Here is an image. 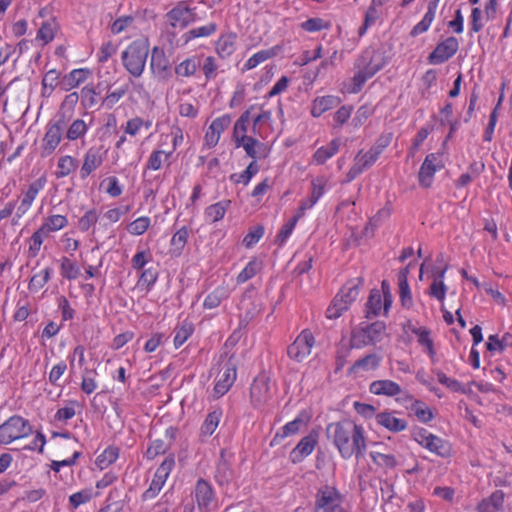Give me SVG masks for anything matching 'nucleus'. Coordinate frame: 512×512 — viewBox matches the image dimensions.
Listing matches in <instances>:
<instances>
[{"mask_svg":"<svg viewBox=\"0 0 512 512\" xmlns=\"http://www.w3.org/2000/svg\"><path fill=\"white\" fill-rule=\"evenodd\" d=\"M327 437L333 442L344 459L355 455L356 459L364 457L366 437L364 428L351 420L331 423L326 428Z\"/></svg>","mask_w":512,"mask_h":512,"instance_id":"f257e3e1","label":"nucleus"},{"mask_svg":"<svg viewBox=\"0 0 512 512\" xmlns=\"http://www.w3.org/2000/svg\"><path fill=\"white\" fill-rule=\"evenodd\" d=\"M382 67L383 62L379 54L374 50L364 51L354 64L353 92H359L365 82L380 71Z\"/></svg>","mask_w":512,"mask_h":512,"instance_id":"f03ea898","label":"nucleus"},{"mask_svg":"<svg viewBox=\"0 0 512 512\" xmlns=\"http://www.w3.org/2000/svg\"><path fill=\"white\" fill-rule=\"evenodd\" d=\"M387 337V327L383 321L373 323L362 322L353 328L351 345L354 348H363L376 345Z\"/></svg>","mask_w":512,"mask_h":512,"instance_id":"7ed1b4c3","label":"nucleus"},{"mask_svg":"<svg viewBox=\"0 0 512 512\" xmlns=\"http://www.w3.org/2000/svg\"><path fill=\"white\" fill-rule=\"evenodd\" d=\"M148 54V44L135 40L121 53L122 64L131 76L139 78L144 72Z\"/></svg>","mask_w":512,"mask_h":512,"instance_id":"20e7f679","label":"nucleus"},{"mask_svg":"<svg viewBox=\"0 0 512 512\" xmlns=\"http://www.w3.org/2000/svg\"><path fill=\"white\" fill-rule=\"evenodd\" d=\"M362 282L363 280L361 278H356L347 282L342 287L339 293L334 297L332 304L326 310L327 318L337 319L348 310L350 305L358 297Z\"/></svg>","mask_w":512,"mask_h":512,"instance_id":"39448f33","label":"nucleus"},{"mask_svg":"<svg viewBox=\"0 0 512 512\" xmlns=\"http://www.w3.org/2000/svg\"><path fill=\"white\" fill-rule=\"evenodd\" d=\"M33 428L29 421L21 416L14 415L0 425V443L8 445L16 440L28 437Z\"/></svg>","mask_w":512,"mask_h":512,"instance_id":"423d86ee","label":"nucleus"},{"mask_svg":"<svg viewBox=\"0 0 512 512\" xmlns=\"http://www.w3.org/2000/svg\"><path fill=\"white\" fill-rule=\"evenodd\" d=\"M314 512H348L343 507V497L333 486H323L315 495Z\"/></svg>","mask_w":512,"mask_h":512,"instance_id":"0eeeda50","label":"nucleus"},{"mask_svg":"<svg viewBox=\"0 0 512 512\" xmlns=\"http://www.w3.org/2000/svg\"><path fill=\"white\" fill-rule=\"evenodd\" d=\"M66 125L64 116L46 125V132L41 140L40 156L46 158L51 156L63 138V129Z\"/></svg>","mask_w":512,"mask_h":512,"instance_id":"6e6552de","label":"nucleus"},{"mask_svg":"<svg viewBox=\"0 0 512 512\" xmlns=\"http://www.w3.org/2000/svg\"><path fill=\"white\" fill-rule=\"evenodd\" d=\"M193 495L200 512H211L218 507V500L212 484L203 478L197 480Z\"/></svg>","mask_w":512,"mask_h":512,"instance_id":"1a4fd4ad","label":"nucleus"},{"mask_svg":"<svg viewBox=\"0 0 512 512\" xmlns=\"http://www.w3.org/2000/svg\"><path fill=\"white\" fill-rule=\"evenodd\" d=\"M175 466V457L173 454L168 455L160 466L157 468L150 486L142 494L143 500L155 498L163 488L167 478Z\"/></svg>","mask_w":512,"mask_h":512,"instance_id":"9d476101","label":"nucleus"},{"mask_svg":"<svg viewBox=\"0 0 512 512\" xmlns=\"http://www.w3.org/2000/svg\"><path fill=\"white\" fill-rule=\"evenodd\" d=\"M315 344V338L312 332L304 329L289 345L287 353L288 356L296 362H302L311 354V350Z\"/></svg>","mask_w":512,"mask_h":512,"instance_id":"9b49d317","label":"nucleus"},{"mask_svg":"<svg viewBox=\"0 0 512 512\" xmlns=\"http://www.w3.org/2000/svg\"><path fill=\"white\" fill-rule=\"evenodd\" d=\"M166 20L171 27L184 29L196 20V14L186 1H181L166 14Z\"/></svg>","mask_w":512,"mask_h":512,"instance_id":"f8f14e48","label":"nucleus"},{"mask_svg":"<svg viewBox=\"0 0 512 512\" xmlns=\"http://www.w3.org/2000/svg\"><path fill=\"white\" fill-rule=\"evenodd\" d=\"M440 157L435 153L426 156L418 174L419 182L423 187H429L435 172L444 168V161Z\"/></svg>","mask_w":512,"mask_h":512,"instance_id":"ddd939ff","label":"nucleus"},{"mask_svg":"<svg viewBox=\"0 0 512 512\" xmlns=\"http://www.w3.org/2000/svg\"><path fill=\"white\" fill-rule=\"evenodd\" d=\"M378 159L377 155H374V152L369 149L367 152L360 150L353 160V165L349 169L346 178L347 182H351L358 175H360L365 170L369 169Z\"/></svg>","mask_w":512,"mask_h":512,"instance_id":"4468645a","label":"nucleus"},{"mask_svg":"<svg viewBox=\"0 0 512 512\" xmlns=\"http://www.w3.org/2000/svg\"><path fill=\"white\" fill-rule=\"evenodd\" d=\"M250 396L255 407H260L271 399L269 379L266 376L261 375L254 379L250 389Z\"/></svg>","mask_w":512,"mask_h":512,"instance_id":"2eb2a0df","label":"nucleus"},{"mask_svg":"<svg viewBox=\"0 0 512 512\" xmlns=\"http://www.w3.org/2000/svg\"><path fill=\"white\" fill-rule=\"evenodd\" d=\"M230 124L231 117L228 114L214 119L205 133V145L208 148L216 146L220 140L221 134L229 127Z\"/></svg>","mask_w":512,"mask_h":512,"instance_id":"dca6fc26","label":"nucleus"},{"mask_svg":"<svg viewBox=\"0 0 512 512\" xmlns=\"http://www.w3.org/2000/svg\"><path fill=\"white\" fill-rule=\"evenodd\" d=\"M202 64V56L192 55L175 66V74L177 77L190 78L197 74Z\"/></svg>","mask_w":512,"mask_h":512,"instance_id":"f3484780","label":"nucleus"},{"mask_svg":"<svg viewBox=\"0 0 512 512\" xmlns=\"http://www.w3.org/2000/svg\"><path fill=\"white\" fill-rule=\"evenodd\" d=\"M237 35L233 32L222 34L215 45L218 56L222 59L229 58L236 50Z\"/></svg>","mask_w":512,"mask_h":512,"instance_id":"a211bd4d","label":"nucleus"},{"mask_svg":"<svg viewBox=\"0 0 512 512\" xmlns=\"http://www.w3.org/2000/svg\"><path fill=\"white\" fill-rule=\"evenodd\" d=\"M316 444L317 437L315 435L309 434L303 437L291 452L292 461L294 463L302 461L313 452Z\"/></svg>","mask_w":512,"mask_h":512,"instance_id":"6ab92c4d","label":"nucleus"},{"mask_svg":"<svg viewBox=\"0 0 512 512\" xmlns=\"http://www.w3.org/2000/svg\"><path fill=\"white\" fill-rule=\"evenodd\" d=\"M312 191L311 195L307 200L301 201V204L298 209V213L303 216L306 210L312 208L317 201L322 197L325 191V182L321 178L314 179L312 181Z\"/></svg>","mask_w":512,"mask_h":512,"instance_id":"aec40b11","label":"nucleus"},{"mask_svg":"<svg viewBox=\"0 0 512 512\" xmlns=\"http://www.w3.org/2000/svg\"><path fill=\"white\" fill-rule=\"evenodd\" d=\"M225 454V451L222 450L214 475V478L219 485L229 484L234 478L231 463L226 459Z\"/></svg>","mask_w":512,"mask_h":512,"instance_id":"412c9836","label":"nucleus"},{"mask_svg":"<svg viewBox=\"0 0 512 512\" xmlns=\"http://www.w3.org/2000/svg\"><path fill=\"white\" fill-rule=\"evenodd\" d=\"M236 147H243L247 155L253 159L266 157L267 151L264 143L254 137H248L238 141Z\"/></svg>","mask_w":512,"mask_h":512,"instance_id":"4be33fe9","label":"nucleus"},{"mask_svg":"<svg viewBox=\"0 0 512 512\" xmlns=\"http://www.w3.org/2000/svg\"><path fill=\"white\" fill-rule=\"evenodd\" d=\"M221 417L222 411L220 409H215L208 413L200 428L201 441H206L215 432Z\"/></svg>","mask_w":512,"mask_h":512,"instance_id":"5701e85b","label":"nucleus"},{"mask_svg":"<svg viewBox=\"0 0 512 512\" xmlns=\"http://www.w3.org/2000/svg\"><path fill=\"white\" fill-rule=\"evenodd\" d=\"M504 499L505 493L502 490H496L478 504L477 510L478 512H498L503 506Z\"/></svg>","mask_w":512,"mask_h":512,"instance_id":"b1692460","label":"nucleus"},{"mask_svg":"<svg viewBox=\"0 0 512 512\" xmlns=\"http://www.w3.org/2000/svg\"><path fill=\"white\" fill-rule=\"evenodd\" d=\"M340 99L337 96L327 95L317 97L311 107V114L313 117H320L326 111L337 107Z\"/></svg>","mask_w":512,"mask_h":512,"instance_id":"393cba45","label":"nucleus"},{"mask_svg":"<svg viewBox=\"0 0 512 512\" xmlns=\"http://www.w3.org/2000/svg\"><path fill=\"white\" fill-rule=\"evenodd\" d=\"M370 392L375 395L395 396L401 392L399 384L392 380H376L370 384Z\"/></svg>","mask_w":512,"mask_h":512,"instance_id":"a878e982","label":"nucleus"},{"mask_svg":"<svg viewBox=\"0 0 512 512\" xmlns=\"http://www.w3.org/2000/svg\"><path fill=\"white\" fill-rule=\"evenodd\" d=\"M256 109L255 105L250 106L246 111H244L239 119L235 122L233 129V139L235 143L238 141H243V139L248 138L246 135L248 130V125L250 123V116L252 111Z\"/></svg>","mask_w":512,"mask_h":512,"instance_id":"bb28decb","label":"nucleus"},{"mask_svg":"<svg viewBox=\"0 0 512 512\" xmlns=\"http://www.w3.org/2000/svg\"><path fill=\"white\" fill-rule=\"evenodd\" d=\"M412 333L417 336L419 345L422 346L423 351L426 352L431 360L434 362L436 351L434 349V343L430 336V331L426 327H414Z\"/></svg>","mask_w":512,"mask_h":512,"instance_id":"cd10ccee","label":"nucleus"},{"mask_svg":"<svg viewBox=\"0 0 512 512\" xmlns=\"http://www.w3.org/2000/svg\"><path fill=\"white\" fill-rule=\"evenodd\" d=\"M236 379V368L233 364L228 365L224 372L220 375L217 383L214 387V391L216 394L222 396L224 395L229 388L232 386Z\"/></svg>","mask_w":512,"mask_h":512,"instance_id":"c85d7f7f","label":"nucleus"},{"mask_svg":"<svg viewBox=\"0 0 512 512\" xmlns=\"http://www.w3.org/2000/svg\"><path fill=\"white\" fill-rule=\"evenodd\" d=\"M377 423L392 432H399L406 428L407 424L404 419L396 418L390 412H382L376 416Z\"/></svg>","mask_w":512,"mask_h":512,"instance_id":"c756f323","label":"nucleus"},{"mask_svg":"<svg viewBox=\"0 0 512 512\" xmlns=\"http://www.w3.org/2000/svg\"><path fill=\"white\" fill-rule=\"evenodd\" d=\"M102 156L99 150L91 148L89 149L84 157L83 165L81 167V176L83 178L90 175L102 164Z\"/></svg>","mask_w":512,"mask_h":512,"instance_id":"7c9ffc66","label":"nucleus"},{"mask_svg":"<svg viewBox=\"0 0 512 512\" xmlns=\"http://www.w3.org/2000/svg\"><path fill=\"white\" fill-rule=\"evenodd\" d=\"M231 205L230 200H222L215 204L208 206L205 209L204 217L206 221L215 223L224 218L226 211Z\"/></svg>","mask_w":512,"mask_h":512,"instance_id":"2f4dec72","label":"nucleus"},{"mask_svg":"<svg viewBox=\"0 0 512 512\" xmlns=\"http://www.w3.org/2000/svg\"><path fill=\"white\" fill-rule=\"evenodd\" d=\"M308 422V417H303V414H299L293 421L285 424L280 431H278L273 439L277 441L278 438L284 439L288 436L295 435L299 432L300 428L306 425Z\"/></svg>","mask_w":512,"mask_h":512,"instance_id":"473e14b6","label":"nucleus"},{"mask_svg":"<svg viewBox=\"0 0 512 512\" xmlns=\"http://www.w3.org/2000/svg\"><path fill=\"white\" fill-rule=\"evenodd\" d=\"M91 72L88 69H74L65 75L62 81L64 90L68 91L85 82Z\"/></svg>","mask_w":512,"mask_h":512,"instance_id":"72a5a7b5","label":"nucleus"},{"mask_svg":"<svg viewBox=\"0 0 512 512\" xmlns=\"http://www.w3.org/2000/svg\"><path fill=\"white\" fill-rule=\"evenodd\" d=\"M340 148V141L338 139L332 140L327 146H322L316 150L313 155V161L318 164H324L328 159L333 157Z\"/></svg>","mask_w":512,"mask_h":512,"instance_id":"f704fd0d","label":"nucleus"},{"mask_svg":"<svg viewBox=\"0 0 512 512\" xmlns=\"http://www.w3.org/2000/svg\"><path fill=\"white\" fill-rule=\"evenodd\" d=\"M373 463L382 469H393L397 466V459L391 453H385L381 450H373L370 452Z\"/></svg>","mask_w":512,"mask_h":512,"instance_id":"c9c22d12","label":"nucleus"},{"mask_svg":"<svg viewBox=\"0 0 512 512\" xmlns=\"http://www.w3.org/2000/svg\"><path fill=\"white\" fill-rule=\"evenodd\" d=\"M383 311V296L381 291L373 289L366 303V317L377 316Z\"/></svg>","mask_w":512,"mask_h":512,"instance_id":"e433bc0d","label":"nucleus"},{"mask_svg":"<svg viewBox=\"0 0 512 512\" xmlns=\"http://www.w3.org/2000/svg\"><path fill=\"white\" fill-rule=\"evenodd\" d=\"M68 224V220L64 215H52L45 219L43 224L39 227L47 236L51 232H56L63 229Z\"/></svg>","mask_w":512,"mask_h":512,"instance_id":"4c0bfd02","label":"nucleus"},{"mask_svg":"<svg viewBox=\"0 0 512 512\" xmlns=\"http://www.w3.org/2000/svg\"><path fill=\"white\" fill-rule=\"evenodd\" d=\"M512 335L510 333H505L501 339H499L498 335H489L486 348L490 352H500L502 353L507 346L512 345Z\"/></svg>","mask_w":512,"mask_h":512,"instance_id":"58836bf2","label":"nucleus"},{"mask_svg":"<svg viewBox=\"0 0 512 512\" xmlns=\"http://www.w3.org/2000/svg\"><path fill=\"white\" fill-rule=\"evenodd\" d=\"M445 271L446 267L441 269L438 275L434 277V280L429 287L430 296L436 298L441 303H443L446 294V286L444 284Z\"/></svg>","mask_w":512,"mask_h":512,"instance_id":"ea45409f","label":"nucleus"},{"mask_svg":"<svg viewBox=\"0 0 512 512\" xmlns=\"http://www.w3.org/2000/svg\"><path fill=\"white\" fill-rule=\"evenodd\" d=\"M89 130V124L83 119H75L66 131L65 137L69 141H76L83 138Z\"/></svg>","mask_w":512,"mask_h":512,"instance_id":"a19ab883","label":"nucleus"},{"mask_svg":"<svg viewBox=\"0 0 512 512\" xmlns=\"http://www.w3.org/2000/svg\"><path fill=\"white\" fill-rule=\"evenodd\" d=\"M228 296H229L228 289L226 287L219 286L206 296L203 306L207 309L216 308Z\"/></svg>","mask_w":512,"mask_h":512,"instance_id":"79ce46f5","label":"nucleus"},{"mask_svg":"<svg viewBox=\"0 0 512 512\" xmlns=\"http://www.w3.org/2000/svg\"><path fill=\"white\" fill-rule=\"evenodd\" d=\"M58 30V24L54 19L47 20L42 23L36 39L41 40L43 44L51 42Z\"/></svg>","mask_w":512,"mask_h":512,"instance_id":"37998d69","label":"nucleus"},{"mask_svg":"<svg viewBox=\"0 0 512 512\" xmlns=\"http://www.w3.org/2000/svg\"><path fill=\"white\" fill-rule=\"evenodd\" d=\"M77 167L78 161L75 158L69 155L62 156L58 160L56 176L57 178L66 177L75 171Z\"/></svg>","mask_w":512,"mask_h":512,"instance_id":"c03bdc74","label":"nucleus"},{"mask_svg":"<svg viewBox=\"0 0 512 512\" xmlns=\"http://www.w3.org/2000/svg\"><path fill=\"white\" fill-rule=\"evenodd\" d=\"M276 55L275 48L261 50L252 55L244 64L243 71L251 70Z\"/></svg>","mask_w":512,"mask_h":512,"instance_id":"a18cd8bd","label":"nucleus"},{"mask_svg":"<svg viewBox=\"0 0 512 512\" xmlns=\"http://www.w3.org/2000/svg\"><path fill=\"white\" fill-rule=\"evenodd\" d=\"M119 456V450L117 447L110 446L106 448L96 459V465L101 469H106L108 466L113 464Z\"/></svg>","mask_w":512,"mask_h":512,"instance_id":"49530a36","label":"nucleus"},{"mask_svg":"<svg viewBox=\"0 0 512 512\" xmlns=\"http://www.w3.org/2000/svg\"><path fill=\"white\" fill-rule=\"evenodd\" d=\"M259 171V167L256 164V161H252L247 168L242 173H234L230 176V180L235 184L242 183L247 185L252 177L256 175Z\"/></svg>","mask_w":512,"mask_h":512,"instance_id":"de8ad7c7","label":"nucleus"},{"mask_svg":"<svg viewBox=\"0 0 512 512\" xmlns=\"http://www.w3.org/2000/svg\"><path fill=\"white\" fill-rule=\"evenodd\" d=\"M262 268V263L256 259L247 263L244 269L237 276V283L243 284L253 278Z\"/></svg>","mask_w":512,"mask_h":512,"instance_id":"09e8293b","label":"nucleus"},{"mask_svg":"<svg viewBox=\"0 0 512 512\" xmlns=\"http://www.w3.org/2000/svg\"><path fill=\"white\" fill-rule=\"evenodd\" d=\"M52 269L47 267L37 273H35L29 282V289L31 291H38L41 288L44 287V285L48 282L50 279Z\"/></svg>","mask_w":512,"mask_h":512,"instance_id":"8fccbe9b","label":"nucleus"},{"mask_svg":"<svg viewBox=\"0 0 512 512\" xmlns=\"http://www.w3.org/2000/svg\"><path fill=\"white\" fill-rule=\"evenodd\" d=\"M172 155V151L165 152L163 150H155L153 151L146 163V169L150 170H159L162 166L163 160H168Z\"/></svg>","mask_w":512,"mask_h":512,"instance_id":"3c124183","label":"nucleus"},{"mask_svg":"<svg viewBox=\"0 0 512 512\" xmlns=\"http://www.w3.org/2000/svg\"><path fill=\"white\" fill-rule=\"evenodd\" d=\"M45 183L46 180L44 178H39L32 182L27 191L23 194L21 200L31 206L38 193L44 188Z\"/></svg>","mask_w":512,"mask_h":512,"instance_id":"603ef678","label":"nucleus"},{"mask_svg":"<svg viewBox=\"0 0 512 512\" xmlns=\"http://www.w3.org/2000/svg\"><path fill=\"white\" fill-rule=\"evenodd\" d=\"M379 363H380V357L378 355L369 354V355L357 360L353 365V369L356 371H358V370H364V371L373 370L378 367Z\"/></svg>","mask_w":512,"mask_h":512,"instance_id":"864d4df0","label":"nucleus"},{"mask_svg":"<svg viewBox=\"0 0 512 512\" xmlns=\"http://www.w3.org/2000/svg\"><path fill=\"white\" fill-rule=\"evenodd\" d=\"M150 224H151L150 218L147 216H142V217H139L136 220L132 221L127 226V231L132 235L140 236L148 230V228L150 227Z\"/></svg>","mask_w":512,"mask_h":512,"instance_id":"5fc2aeb1","label":"nucleus"},{"mask_svg":"<svg viewBox=\"0 0 512 512\" xmlns=\"http://www.w3.org/2000/svg\"><path fill=\"white\" fill-rule=\"evenodd\" d=\"M218 67L219 66L215 57L207 56L204 59L202 58L201 68L206 81H210L216 78Z\"/></svg>","mask_w":512,"mask_h":512,"instance_id":"6e6d98bb","label":"nucleus"},{"mask_svg":"<svg viewBox=\"0 0 512 512\" xmlns=\"http://www.w3.org/2000/svg\"><path fill=\"white\" fill-rule=\"evenodd\" d=\"M216 30H217V25L213 22L208 23L201 27L191 29L185 34L186 41H188L190 39H194V38H199V37H208V36L212 35L213 33H215Z\"/></svg>","mask_w":512,"mask_h":512,"instance_id":"4d7b16f0","label":"nucleus"},{"mask_svg":"<svg viewBox=\"0 0 512 512\" xmlns=\"http://www.w3.org/2000/svg\"><path fill=\"white\" fill-rule=\"evenodd\" d=\"M431 64H440L448 59V40L442 41L428 57Z\"/></svg>","mask_w":512,"mask_h":512,"instance_id":"13d9d810","label":"nucleus"},{"mask_svg":"<svg viewBox=\"0 0 512 512\" xmlns=\"http://www.w3.org/2000/svg\"><path fill=\"white\" fill-rule=\"evenodd\" d=\"M48 236L39 228L37 229L29 240V255L36 257L40 251L41 245Z\"/></svg>","mask_w":512,"mask_h":512,"instance_id":"bf43d9fd","label":"nucleus"},{"mask_svg":"<svg viewBox=\"0 0 512 512\" xmlns=\"http://www.w3.org/2000/svg\"><path fill=\"white\" fill-rule=\"evenodd\" d=\"M79 268L70 259L63 257L61 260V275L62 277L74 280L79 276Z\"/></svg>","mask_w":512,"mask_h":512,"instance_id":"052dcab7","label":"nucleus"},{"mask_svg":"<svg viewBox=\"0 0 512 512\" xmlns=\"http://www.w3.org/2000/svg\"><path fill=\"white\" fill-rule=\"evenodd\" d=\"M302 216L297 212L294 217H292L286 224L283 225L281 230L279 231L277 235L276 241L282 245L285 243V241L288 239V237L291 235L294 227L296 226L298 220Z\"/></svg>","mask_w":512,"mask_h":512,"instance_id":"680f3d73","label":"nucleus"},{"mask_svg":"<svg viewBox=\"0 0 512 512\" xmlns=\"http://www.w3.org/2000/svg\"><path fill=\"white\" fill-rule=\"evenodd\" d=\"M411 411L422 422H428L433 418L431 409L420 401H415L412 404Z\"/></svg>","mask_w":512,"mask_h":512,"instance_id":"e2e57ef3","label":"nucleus"},{"mask_svg":"<svg viewBox=\"0 0 512 512\" xmlns=\"http://www.w3.org/2000/svg\"><path fill=\"white\" fill-rule=\"evenodd\" d=\"M97 93L91 85H87L81 90V103L85 108H93L97 104Z\"/></svg>","mask_w":512,"mask_h":512,"instance_id":"0e129e2a","label":"nucleus"},{"mask_svg":"<svg viewBox=\"0 0 512 512\" xmlns=\"http://www.w3.org/2000/svg\"><path fill=\"white\" fill-rule=\"evenodd\" d=\"M193 332V327L189 323L182 324L179 328L175 331L174 336V345L176 348H179L182 346L185 341L191 336Z\"/></svg>","mask_w":512,"mask_h":512,"instance_id":"69168bd1","label":"nucleus"},{"mask_svg":"<svg viewBox=\"0 0 512 512\" xmlns=\"http://www.w3.org/2000/svg\"><path fill=\"white\" fill-rule=\"evenodd\" d=\"M169 447L170 444L166 443L164 440L156 439L147 449V458L154 459L156 456L166 453Z\"/></svg>","mask_w":512,"mask_h":512,"instance_id":"338daca9","label":"nucleus"},{"mask_svg":"<svg viewBox=\"0 0 512 512\" xmlns=\"http://www.w3.org/2000/svg\"><path fill=\"white\" fill-rule=\"evenodd\" d=\"M134 23V17L132 16H121L117 18L110 26V30L114 35L120 34L126 31Z\"/></svg>","mask_w":512,"mask_h":512,"instance_id":"774afa93","label":"nucleus"}]
</instances>
